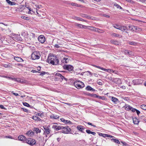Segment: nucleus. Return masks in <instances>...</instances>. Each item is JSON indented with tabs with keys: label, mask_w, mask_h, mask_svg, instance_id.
I'll use <instances>...</instances> for the list:
<instances>
[{
	"label": "nucleus",
	"mask_w": 146,
	"mask_h": 146,
	"mask_svg": "<svg viewBox=\"0 0 146 146\" xmlns=\"http://www.w3.org/2000/svg\"><path fill=\"white\" fill-rule=\"evenodd\" d=\"M47 61L49 64H52L53 65H56L59 64L58 59L54 55H49Z\"/></svg>",
	"instance_id": "obj_1"
},
{
	"label": "nucleus",
	"mask_w": 146,
	"mask_h": 146,
	"mask_svg": "<svg viewBox=\"0 0 146 146\" xmlns=\"http://www.w3.org/2000/svg\"><path fill=\"white\" fill-rule=\"evenodd\" d=\"M75 86L78 89L82 88L84 87V83L80 81H76L74 84Z\"/></svg>",
	"instance_id": "obj_2"
},
{
	"label": "nucleus",
	"mask_w": 146,
	"mask_h": 146,
	"mask_svg": "<svg viewBox=\"0 0 146 146\" xmlns=\"http://www.w3.org/2000/svg\"><path fill=\"white\" fill-rule=\"evenodd\" d=\"M40 54L39 52L35 51L32 54L31 57L33 60L38 59L40 58Z\"/></svg>",
	"instance_id": "obj_3"
},
{
	"label": "nucleus",
	"mask_w": 146,
	"mask_h": 146,
	"mask_svg": "<svg viewBox=\"0 0 146 146\" xmlns=\"http://www.w3.org/2000/svg\"><path fill=\"white\" fill-rule=\"evenodd\" d=\"M127 27L128 28L127 30H129L133 31H140L141 30V29L132 25H129Z\"/></svg>",
	"instance_id": "obj_4"
},
{
	"label": "nucleus",
	"mask_w": 146,
	"mask_h": 146,
	"mask_svg": "<svg viewBox=\"0 0 146 146\" xmlns=\"http://www.w3.org/2000/svg\"><path fill=\"white\" fill-rule=\"evenodd\" d=\"M62 132L65 134H68L71 131V129L68 126H62Z\"/></svg>",
	"instance_id": "obj_5"
},
{
	"label": "nucleus",
	"mask_w": 146,
	"mask_h": 146,
	"mask_svg": "<svg viewBox=\"0 0 146 146\" xmlns=\"http://www.w3.org/2000/svg\"><path fill=\"white\" fill-rule=\"evenodd\" d=\"M64 69L67 70L69 71H72L73 70V66L71 65H64L63 66Z\"/></svg>",
	"instance_id": "obj_6"
},
{
	"label": "nucleus",
	"mask_w": 146,
	"mask_h": 146,
	"mask_svg": "<svg viewBox=\"0 0 146 146\" xmlns=\"http://www.w3.org/2000/svg\"><path fill=\"white\" fill-rule=\"evenodd\" d=\"M38 40L39 42L41 43H43L45 41V38L43 35H40L39 36Z\"/></svg>",
	"instance_id": "obj_7"
},
{
	"label": "nucleus",
	"mask_w": 146,
	"mask_h": 146,
	"mask_svg": "<svg viewBox=\"0 0 146 146\" xmlns=\"http://www.w3.org/2000/svg\"><path fill=\"white\" fill-rule=\"evenodd\" d=\"M50 125H48L47 127L46 126H44V129L45 130V131L44 133H45L47 134H49L50 131V130L49 128Z\"/></svg>",
	"instance_id": "obj_8"
},
{
	"label": "nucleus",
	"mask_w": 146,
	"mask_h": 146,
	"mask_svg": "<svg viewBox=\"0 0 146 146\" xmlns=\"http://www.w3.org/2000/svg\"><path fill=\"white\" fill-rule=\"evenodd\" d=\"M62 126L61 125H53L52 126V128L58 131L60 129H62Z\"/></svg>",
	"instance_id": "obj_9"
},
{
	"label": "nucleus",
	"mask_w": 146,
	"mask_h": 146,
	"mask_svg": "<svg viewBox=\"0 0 146 146\" xmlns=\"http://www.w3.org/2000/svg\"><path fill=\"white\" fill-rule=\"evenodd\" d=\"M18 139L19 140L22 141L24 142H25L26 139L25 137L23 135H19L18 137Z\"/></svg>",
	"instance_id": "obj_10"
},
{
	"label": "nucleus",
	"mask_w": 146,
	"mask_h": 146,
	"mask_svg": "<svg viewBox=\"0 0 146 146\" xmlns=\"http://www.w3.org/2000/svg\"><path fill=\"white\" fill-rule=\"evenodd\" d=\"M55 76H58L59 77H60L61 80H63V79H65L66 81L67 80V79L66 78H65L64 76H63L61 74L58 73H56V74H55Z\"/></svg>",
	"instance_id": "obj_11"
},
{
	"label": "nucleus",
	"mask_w": 146,
	"mask_h": 146,
	"mask_svg": "<svg viewBox=\"0 0 146 146\" xmlns=\"http://www.w3.org/2000/svg\"><path fill=\"white\" fill-rule=\"evenodd\" d=\"M128 29V27H126L120 26L119 30H121L122 31L125 32L126 33H128V32L126 31V30H127Z\"/></svg>",
	"instance_id": "obj_12"
},
{
	"label": "nucleus",
	"mask_w": 146,
	"mask_h": 146,
	"mask_svg": "<svg viewBox=\"0 0 146 146\" xmlns=\"http://www.w3.org/2000/svg\"><path fill=\"white\" fill-rule=\"evenodd\" d=\"M141 80L139 79H136L133 80L132 82L133 83L134 85H139L140 84V82Z\"/></svg>",
	"instance_id": "obj_13"
},
{
	"label": "nucleus",
	"mask_w": 146,
	"mask_h": 146,
	"mask_svg": "<svg viewBox=\"0 0 146 146\" xmlns=\"http://www.w3.org/2000/svg\"><path fill=\"white\" fill-rule=\"evenodd\" d=\"M111 100L114 104H116L119 102V101L118 99L113 97H112Z\"/></svg>",
	"instance_id": "obj_14"
},
{
	"label": "nucleus",
	"mask_w": 146,
	"mask_h": 146,
	"mask_svg": "<svg viewBox=\"0 0 146 146\" xmlns=\"http://www.w3.org/2000/svg\"><path fill=\"white\" fill-rule=\"evenodd\" d=\"M103 70L106 71L108 72H110L111 71H113V73L116 74L117 71L115 70H113L110 69H105L103 68H102V70Z\"/></svg>",
	"instance_id": "obj_15"
},
{
	"label": "nucleus",
	"mask_w": 146,
	"mask_h": 146,
	"mask_svg": "<svg viewBox=\"0 0 146 146\" xmlns=\"http://www.w3.org/2000/svg\"><path fill=\"white\" fill-rule=\"evenodd\" d=\"M77 128L78 130L81 131L82 132L84 133L83 131V130L84 129V128L83 127V126L80 125H78L77 127Z\"/></svg>",
	"instance_id": "obj_16"
},
{
	"label": "nucleus",
	"mask_w": 146,
	"mask_h": 146,
	"mask_svg": "<svg viewBox=\"0 0 146 146\" xmlns=\"http://www.w3.org/2000/svg\"><path fill=\"white\" fill-rule=\"evenodd\" d=\"M76 26H77L78 27L81 28H84L86 29L87 28V26H86L82 24H79L78 23H76Z\"/></svg>",
	"instance_id": "obj_17"
},
{
	"label": "nucleus",
	"mask_w": 146,
	"mask_h": 146,
	"mask_svg": "<svg viewBox=\"0 0 146 146\" xmlns=\"http://www.w3.org/2000/svg\"><path fill=\"white\" fill-rule=\"evenodd\" d=\"M14 59L17 61L19 62H22L23 61V59L17 56H14Z\"/></svg>",
	"instance_id": "obj_18"
},
{
	"label": "nucleus",
	"mask_w": 146,
	"mask_h": 146,
	"mask_svg": "<svg viewBox=\"0 0 146 146\" xmlns=\"http://www.w3.org/2000/svg\"><path fill=\"white\" fill-rule=\"evenodd\" d=\"M86 89L88 91H95L94 89L89 86H87L86 88Z\"/></svg>",
	"instance_id": "obj_19"
},
{
	"label": "nucleus",
	"mask_w": 146,
	"mask_h": 146,
	"mask_svg": "<svg viewBox=\"0 0 146 146\" xmlns=\"http://www.w3.org/2000/svg\"><path fill=\"white\" fill-rule=\"evenodd\" d=\"M124 52L126 55H132L133 54V52H132L126 50H125Z\"/></svg>",
	"instance_id": "obj_20"
},
{
	"label": "nucleus",
	"mask_w": 146,
	"mask_h": 146,
	"mask_svg": "<svg viewBox=\"0 0 146 146\" xmlns=\"http://www.w3.org/2000/svg\"><path fill=\"white\" fill-rule=\"evenodd\" d=\"M6 1L9 5H15L16 4V3L11 1L9 0H6Z\"/></svg>",
	"instance_id": "obj_21"
},
{
	"label": "nucleus",
	"mask_w": 146,
	"mask_h": 146,
	"mask_svg": "<svg viewBox=\"0 0 146 146\" xmlns=\"http://www.w3.org/2000/svg\"><path fill=\"white\" fill-rule=\"evenodd\" d=\"M128 43L131 45L135 46L137 44V42L133 41H128Z\"/></svg>",
	"instance_id": "obj_22"
},
{
	"label": "nucleus",
	"mask_w": 146,
	"mask_h": 146,
	"mask_svg": "<svg viewBox=\"0 0 146 146\" xmlns=\"http://www.w3.org/2000/svg\"><path fill=\"white\" fill-rule=\"evenodd\" d=\"M133 121L134 123L135 124H138L139 123V121L137 119L136 117L133 118Z\"/></svg>",
	"instance_id": "obj_23"
},
{
	"label": "nucleus",
	"mask_w": 146,
	"mask_h": 146,
	"mask_svg": "<svg viewBox=\"0 0 146 146\" xmlns=\"http://www.w3.org/2000/svg\"><path fill=\"white\" fill-rule=\"evenodd\" d=\"M15 38L16 40L20 41H22L23 40V39L20 37V35H17V36H16L15 37Z\"/></svg>",
	"instance_id": "obj_24"
},
{
	"label": "nucleus",
	"mask_w": 146,
	"mask_h": 146,
	"mask_svg": "<svg viewBox=\"0 0 146 146\" xmlns=\"http://www.w3.org/2000/svg\"><path fill=\"white\" fill-rule=\"evenodd\" d=\"M33 130L35 131L36 133H40L41 132V130L39 129L38 128L35 127L33 128Z\"/></svg>",
	"instance_id": "obj_25"
},
{
	"label": "nucleus",
	"mask_w": 146,
	"mask_h": 146,
	"mask_svg": "<svg viewBox=\"0 0 146 146\" xmlns=\"http://www.w3.org/2000/svg\"><path fill=\"white\" fill-rule=\"evenodd\" d=\"M75 19L78 21H84L86 22L87 21L86 20H84L82 19L81 18L79 17H76L75 18Z\"/></svg>",
	"instance_id": "obj_26"
},
{
	"label": "nucleus",
	"mask_w": 146,
	"mask_h": 146,
	"mask_svg": "<svg viewBox=\"0 0 146 146\" xmlns=\"http://www.w3.org/2000/svg\"><path fill=\"white\" fill-rule=\"evenodd\" d=\"M111 141L117 144H119L120 143L119 141L117 139H111Z\"/></svg>",
	"instance_id": "obj_27"
},
{
	"label": "nucleus",
	"mask_w": 146,
	"mask_h": 146,
	"mask_svg": "<svg viewBox=\"0 0 146 146\" xmlns=\"http://www.w3.org/2000/svg\"><path fill=\"white\" fill-rule=\"evenodd\" d=\"M26 134L28 135L31 136V135L33 134V132L32 130H30L27 131L26 133Z\"/></svg>",
	"instance_id": "obj_28"
},
{
	"label": "nucleus",
	"mask_w": 146,
	"mask_h": 146,
	"mask_svg": "<svg viewBox=\"0 0 146 146\" xmlns=\"http://www.w3.org/2000/svg\"><path fill=\"white\" fill-rule=\"evenodd\" d=\"M111 42L112 43L114 44H115L116 45H118V43L117 41L116 40H111Z\"/></svg>",
	"instance_id": "obj_29"
},
{
	"label": "nucleus",
	"mask_w": 146,
	"mask_h": 146,
	"mask_svg": "<svg viewBox=\"0 0 146 146\" xmlns=\"http://www.w3.org/2000/svg\"><path fill=\"white\" fill-rule=\"evenodd\" d=\"M132 108L131 107L128 105L126 106V107L125 108V109L126 110H131Z\"/></svg>",
	"instance_id": "obj_30"
},
{
	"label": "nucleus",
	"mask_w": 146,
	"mask_h": 146,
	"mask_svg": "<svg viewBox=\"0 0 146 146\" xmlns=\"http://www.w3.org/2000/svg\"><path fill=\"white\" fill-rule=\"evenodd\" d=\"M50 117L53 119H57L59 117V116L57 115H51Z\"/></svg>",
	"instance_id": "obj_31"
},
{
	"label": "nucleus",
	"mask_w": 146,
	"mask_h": 146,
	"mask_svg": "<svg viewBox=\"0 0 146 146\" xmlns=\"http://www.w3.org/2000/svg\"><path fill=\"white\" fill-rule=\"evenodd\" d=\"M98 98H99V99H102V100H107V98H105V97L104 96H98Z\"/></svg>",
	"instance_id": "obj_32"
},
{
	"label": "nucleus",
	"mask_w": 146,
	"mask_h": 146,
	"mask_svg": "<svg viewBox=\"0 0 146 146\" xmlns=\"http://www.w3.org/2000/svg\"><path fill=\"white\" fill-rule=\"evenodd\" d=\"M86 18L88 19H91L92 20H94L95 19L94 17H92L91 16L88 15H87Z\"/></svg>",
	"instance_id": "obj_33"
},
{
	"label": "nucleus",
	"mask_w": 146,
	"mask_h": 146,
	"mask_svg": "<svg viewBox=\"0 0 146 146\" xmlns=\"http://www.w3.org/2000/svg\"><path fill=\"white\" fill-rule=\"evenodd\" d=\"M21 17L24 19L28 20L29 19V18L27 17H26L24 15H22Z\"/></svg>",
	"instance_id": "obj_34"
},
{
	"label": "nucleus",
	"mask_w": 146,
	"mask_h": 146,
	"mask_svg": "<svg viewBox=\"0 0 146 146\" xmlns=\"http://www.w3.org/2000/svg\"><path fill=\"white\" fill-rule=\"evenodd\" d=\"M141 108L144 110H146V105H142L141 106Z\"/></svg>",
	"instance_id": "obj_35"
},
{
	"label": "nucleus",
	"mask_w": 146,
	"mask_h": 146,
	"mask_svg": "<svg viewBox=\"0 0 146 146\" xmlns=\"http://www.w3.org/2000/svg\"><path fill=\"white\" fill-rule=\"evenodd\" d=\"M92 66L94 67H96V68H99V69L102 70V68H103L102 67H101L100 66H97V65H94V64L92 65Z\"/></svg>",
	"instance_id": "obj_36"
},
{
	"label": "nucleus",
	"mask_w": 146,
	"mask_h": 146,
	"mask_svg": "<svg viewBox=\"0 0 146 146\" xmlns=\"http://www.w3.org/2000/svg\"><path fill=\"white\" fill-rule=\"evenodd\" d=\"M113 27L116 29H120V26H119L118 25H114L113 26Z\"/></svg>",
	"instance_id": "obj_37"
},
{
	"label": "nucleus",
	"mask_w": 146,
	"mask_h": 146,
	"mask_svg": "<svg viewBox=\"0 0 146 146\" xmlns=\"http://www.w3.org/2000/svg\"><path fill=\"white\" fill-rule=\"evenodd\" d=\"M87 15L84 14H81L80 15L82 17L85 18H86Z\"/></svg>",
	"instance_id": "obj_38"
},
{
	"label": "nucleus",
	"mask_w": 146,
	"mask_h": 146,
	"mask_svg": "<svg viewBox=\"0 0 146 146\" xmlns=\"http://www.w3.org/2000/svg\"><path fill=\"white\" fill-rule=\"evenodd\" d=\"M23 104L24 106H27V107H29L30 106V105L27 102L23 103Z\"/></svg>",
	"instance_id": "obj_39"
},
{
	"label": "nucleus",
	"mask_w": 146,
	"mask_h": 146,
	"mask_svg": "<svg viewBox=\"0 0 146 146\" xmlns=\"http://www.w3.org/2000/svg\"><path fill=\"white\" fill-rule=\"evenodd\" d=\"M64 123H68L70 124H71L72 122L68 120H65L64 122Z\"/></svg>",
	"instance_id": "obj_40"
},
{
	"label": "nucleus",
	"mask_w": 146,
	"mask_h": 146,
	"mask_svg": "<svg viewBox=\"0 0 146 146\" xmlns=\"http://www.w3.org/2000/svg\"><path fill=\"white\" fill-rule=\"evenodd\" d=\"M115 5L117 7V8H119L121 9H123L118 4H116Z\"/></svg>",
	"instance_id": "obj_41"
},
{
	"label": "nucleus",
	"mask_w": 146,
	"mask_h": 146,
	"mask_svg": "<svg viewBox=\"0 0 146 146\" xmlns=\"http://www.w3.org/2000/svg\"><path fill=\"white\" fill-rule=\"evenodd\" d=\"M71 5H72L73 6H75L76 7H79L78 5L75 3H71Z\"/></svg>",
	"instance_id": "obj_42"
},
{
	"label": "nucleus",
	"mask_w": 146,
	"mask_h": 146,
	"mask_svg": "<svg viewBox=\"0 0 146 146\" xmlns=\"http://www.w3.org/2000/svg\"><path fill=\"white\" fill-rule=\"evenodd\" d=\"M32 118L34 120H35V121H37V119L38 118V117L36 116H35V115L33 116L32 117Z\"/></svg>",
	"instance_id": "obj_43"
},
{
	"label": "nucleus",
	"mask_w": 146,
	"mask_h": 146,
	"mask_svg": "<svg viewBox=\"0 0 146 146\" xmlns=\"http://www.w3.org/2000/svg\"><path fill=\"white\" fill-rule=\"evenodd\" d=\"M47 72H45L42 71V72H41L40 74H39L41 76H43V75L47 74Z\"/></svg>",
	"instance_id": "obj_44"
},
{
	"label": "nucleus",
	"mask_w": 146,
	"mask_h": 146,
	"mask_svg": "<svg viewBox=\"0 0 146 146\" xmlns=\"http://www.w3.org/2000/svg\"><path fill=\"white\" fill-rule=\"evenodd\" d=\"M9 65V64H5L3 65V66L7 68H10V67L11 66Z\"/></svg>",
	"instance_id": "obj_45"
},
{
	"label": "nucleus",
	"mask_w": 146,
	"mask_h": 146,
	"mask_svg": "<svg viewBox=\"0 0 146 146\" xmlns=\"http://www.w3.org/2000/svg\"><path fill=\"white\" fill-rule=\"evenodd\" d=\"M99 135L100 136H101L105 137V134H103L100 133H99Z\"/></svg>",
	"instance_id": "obj_46"
},
{
	"label": "nucleus",
	"mask_w": 146,
	"mask_h": 146,
	"mask_svg": "<svg viewBox=\"0 0 146 146\" xmlns=\"http://www.w3.org/2000/svg\"><path fill=\"white\" fill-rule=\"evenodd\" d=\"M121 143H122V144L124 146H128V144L126 143L125 142L123 141H121Z\"/></svg>",
	"instance_id": "obj_47"
},
{
	"label": "nucleus",
	"mask_w": 146,
	"mask_h": 146,
	"mask_svg": "<svg viewBox=\"0 0 146 146\" xmlns=\"http://www.w3.org/2000/svg\"><path fill=\"white\" fill-rule=\"evenodd\" d=\"M64 59L65 60V61H66V63H67L69 60L67 58L64 57Z\"/></svg>",
	"instance_id": "obj_48"
},
{
	"label": "nucleus",
	"mask_w": 146,
	"mask_h": 146,
	"mask_svg": "<svg viewBox=\"0 0 146 146\" xmlns=\"http://www.w3.org/2000/svg\"><path fill=\"white\" fill-rule=\"evenodd\" d=\"M91 27V30H92L93 31H95V30H96V29H96L97 28L95 27Z\"/></svg>",
	"instance_id": "obj_49"
},
{
	"label": "nucleus",
	"mask_w": 146,
	"mask_h": 146,
	"mask_svg": "<svg viewBox=\"0 0 146 146\" xmlns=\"http://www.w3.org/2000/svg\"><path fill=\"white\" fill-rule=\"evenodd\" d=\"M86 132L88 134H91L92 131L89 130L87 129L86 130Z\"/></svg>",
	"instance_id": "obj_50"
},
{
	"label": "nucleus",
	"mask_w": 146,
	"mask_h": 146,
	"mask_svg": "<svg viewBox=\"0 0 146 146\" xmlns=\"http://www.w3.org/2000/svg\"><path fill=\"white\" fill-rule=\"evenodd\" d=\"M21 110L27 112V111H28L27 109H26L24 108H21Z\"/></svg>",
	"instance_id": "obj_51"
},
{
	"label": "nucleus",
	"mask_w": 146,
	"mask_h": 146,
	"mask_svg": "<svg viewBox=\"0 0 146 146\" xmlns=\"http://www.w3.org/2000/svg\"><path fill=\"white\" fill-rule=\"evenodd\" d=\"M31 72L33 73H39L38 71L34 70H32Z\"/></svg>",
	"instance_id": "obj_52"
},
{
	"label": "nucleus",
	"mask_w": 146,
	"mask_h": 146,
	"mask_svg": "<svg viewBox=\"0 0 146 146\" xmlns=\"http://www.w3.org/2000/svg\"><path fill=\"white\" fill-rule=\"evenodd\" d=\"M0 108H1L3 109H6L5 107H4V106L2 105H0Z\"/></svg>",
	"instance_id": "obj_53"
},
{
	"label": "nucleus",
	"mask_w": 146,
	"mask_h": 146,
	"mask_svg": "<svg viewBox=\"0 0 146 146\" xmlns=\"http://www.w3.org/2000/svg\"><path fill=\"white\" fill-rule=\"evenodd\" d=\"M54 47L55 48H59L60 47V46L57 44H56L54 45Z\"/></svg>",
	"instance_id": "obj_54"
},
{
	"label": "nucleus",
	"mask_w": 146,
	"mask_h": 146,
	"mask_svg": "<svg viewBox=\"0 0 146 146\" xmlns=\"http://www.w3.org/2000/svg\"><path fill=\"white\" fill-rule=\"evenodd\" d=\"M97 83L100 85H102V81H98Z\"/></svg>",
	"instance_id": "obj_55"
},
{
	"label": "nucleus",
	"mask_w": 146,
	"mask_h": 146,
	"mask_svg": "<svg viewBox=\"0 0 146 146\" xmlns=\"http://www.w3.org/2000/svg\"><path fill=\"white\" fill-rule=\"evenodd\" d=\"M113 35L114 36L118 37L119 36V35H118L115 33H114L113 34Z\"/></svg>",
	"instance_id": "obj_56"
},
{
	"label": "nucleus",
	"mask_w": 146,
	"mask_h": 146,
	"mask_svg": "<svg viewBox=\"0 0 146 146\" xmlns=\"http://www.w3.org/2000/svg\"><path fill=\"white\" fill-rule=\"evenodd\" d=\"M96 30H95V31L96 32H100V31L101 30L98 28H96V29H95Z\"/></svg>",
	"instance_id": "obj_57"
},
{
	"label": "nucleus",
	"mask_w": 146,
	"mask_h": 146,
	"mask_svg": "<svg viewBox=\"0 0 146 146\" xmlns=\"http://www.w3.org/2000/svg\"><path fill=\"white\" fill-rule=\"evenodd\" d=\"M87 123L88 125H92V126H94V127H96V125H93L92 123H90L89 122H88V123Z\"/></svg>",
	"instance_id": "obj_58"
},
{
	"label": "nucleus",
	"mask_w": 146,
	"mask_h": 146,
	"mask_svg": "<svg viewBox=\"0 0 146 146\" xmlns=\"http://www.w3.org/2000/svg\"><path fill=\"white\" fill-rule=\"evenodd\" d=\"M136 111V112L137 115H138L140 113V111L137 110Z\"/></svg>",
	"instance_id": "obj_59"
},
{
	"label": "nucleus",
	"mask_w": 146,
	"mask_h": 146,
	"mask_svg": "<svg viewBox=\"0 0 146 146\" xmlns=\"http://www.w3.org/2000/svg\"><path fill=\"white\" fill-rule=\"evenodd\" d=\"M132 109L131 110V111H132V112H135V111H136V110H137V109H135V108H132L131 109Z\"/></svg>",
	"instance_id": "obj_60"
},
{
	"label": "nucleus",
	"mask_w": 146,
	"mask_h": 146,
	"mask_svg": "<svg viewBox=\"0 0 146 146\" xmlns=\"http://www.w3.org/2000/svg\"><path fill=\"white\" fill-rule=\"evenodd\" d=\"M98 96H99L97 95L96 94H94V97L96 98H98Z\"/></svg>",
	"instance_id": "obj_61"
},
{
	"label": "nucleus",
	"mask_w": 146,
	"mask_h": 146,
	"mask_svg": "<svg viewBox=\"0 0 146 146\" xmlns=\"http://www.w3.org/2000/svg\"><path fill=\"white\" fill-rule=\"evenodd\" d=\"M85 94L86 95L90 96V94L88 92H86Z\"/></svg>",
	"instance_id": "obj_62"
},
{
	"label": "nucleus",
	"mask_w": 146,
	"mask_h": 146,
	"mask_svg": "<svg viewBox=\"0 0 146 146\" xmlns=\"http://www.w3.org/2000/svg\"><path fill=\"white\" fill-rule=\"evenodd\" d=\"M87 72H88V73H89L91 75V76H92L93 75V74L92 73H91V72H90V71H88Z\"/></svg>",
	"instance_id": "obj_63"
},
{
	"label": "nucleus",
	"mask_w": 146,
	"mask_h": 146,
	"mask_svg": "<svg viewBox=\"0 0 146 146\" xmlns=\"http://www.w3.org/2000/svg\"><path fill=\"white\" fill-rule=\"evenodd\" d=\"M60 120L62 121L64 123L65 119L64 118H62L60 119Z\"/></svg>",
	"instance_id": "obj_64"
}]
</instances>
